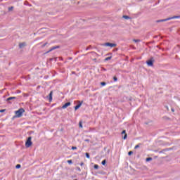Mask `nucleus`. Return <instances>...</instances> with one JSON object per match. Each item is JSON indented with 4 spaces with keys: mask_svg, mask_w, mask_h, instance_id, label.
<instances>
[{
    "mask_svg": "<svg viewBox=\"0 0 180 180\" xmlns=\"http://www.w3.org/2000/svg\"><path fill=\"white\" fill-rule=\"evenodd\" d=\"M32 137H29L27 140V141L25 142V147H27V148H29V147H30V146H32Z\"/></svg>",
    "mask_w": 180,
    "mask_h": 180,
    "instance_id": "nucleus-2",
    "label": "nucleus"
},
{
    "mask_svg": "<svg viewBox=\"0 0 180 180\" xmlns=\"http://www.w3.org/2000/svg\"><path fill=\"white\" fill-rule=\"evenodd\" d=\"M101 85H102V86H105V85H106V83L103 82L101 83Z\"/></svg>",
    "mask_w": 180,
    "mask_h": 180,
    "instance_id": "nucleus-20",
    "label": "nucleus"
},
{
    "mask_svg": "<svg viewBox=\"0 0 180 180\" xmlns=\"http://www.w3.org/2000/svg\"><path fill=\"white\" fill-rule=\"evenodd\" d=\"M12 99H16V97H9L7 98V101H12Z\"/></svg>",
    "mask_w": 180,
    "mask_h": 180,
    "instance_id": "nucleus-11",
    "label": "nucleus"
},
{
    "mask_svg": "<svg viewBox=\"0 0 180 180\" xmlns=\"http://www.w3.org/2000/svg\"><path fill=\"white\" fill-rule=\"evenodd\" d=\"M23 113H25V109L20 108L18 110L15 111V117H22Z\"/></svg>",
    "mask_w": 180,
    "mask_h": 180,
    "instance_id": "nucleus-1",
    "label": "nucleus"
},
{
    "mask_svg": "<svg viewBox=\"0 0 180 180\" xmlns=\"http://www.w3.org/2000/svg\"><path fill=\"white\" fill-rule=\"evenodd\" d=\"M56 48H53V49H51V50H54Z\"/></svg>",
    "mask_w": 180,
    "mask_h": 180,
    "instance_id": "nucleus-29",
    "label": "nucleus"
},
{
    "mask_svg": "<svg viewBox=\"0 0 180 180\" xmlns=\"http://www.w3.org/2000/svg\"><path fill=\"white\" fill-rule=\"evenodd\" d=\"M79 127L82 129V122H79Z\"/></svg>",
    "mask_w": 180,
    "mask_h": 180,
    "instance_id": "nucleus-14",
    "label": "nucleus"
},
{
    "mask_svg": "<svg viewBox=\"0 0 180 180\" xmlns=\"http://www.w3.org/2000/svg\"><path fill=\"white\" fill-rule=\"evenodd\" d=\"M115 81H117V79L116 78H114Z\"/></svg>",
    "mask_w": 180,
    "mask_h": 180,
    "instance_id": "nucleus-30",
    "label": "nucleus"
},
{
    "mask_svg": "<svg viewBox=\"0 0 180 180\" xmlns=\"http://www.w3.org/2000/svg\"><path fill=\"white\" fill-rule=\"evenodd\" d=\"M71 105V103L68 102L66 103H65L63 106H62V109H67V108H68V106H70Z\"/></svg>",
    "mask_w": 180,
    "mask_h": 180,
    "instance_id": "nucleus-4",
    "label": "nucleus"
},
{
    "mask_svg": "<svg viewBox=\"0 0 180 180\" xmlns=\"http://www.w3.org/2000/svg\"><path fill=\"white\" fill-rule=\"evenodd\" d=\"M167 110H169V108H167Z\"/></svg>",
    "mask_w": 180,
    "mask_h": 180,
    "instance_id": "nucleus-32",
    "label": "nucleus"
},
{
    "mask_svg": "<svg viewBox=\"0 0 180 180\" xmlns=\"http://www.w3.org/2000/svg\"><path fill=\"white\" fill-rule=\"evenodd\" d=\"M172 112H175V110L174 108H172Z\"/></svg>",
    "mask_w": 180,
    "mask_h": 180,
    "instance_id": "nucleus-27",
    "label": "nucleus"
},
{
    "mask_svg": "<svg viewBox=\"0 0 180 180\" xmlns=\"http://www.w3.org/2000/svg\"><path fill=\"white\" fill-rule=\"evenodd\" d=\"M85 141H89L88 139L85 140Z\"/></svg>",
    "mask_w": 180,
    "mask_h": 180,
    "instance_id": "nucleus-31",
    "label": "nucleus"
},
{
    "mask_svg": "<svg viewBox=\"0 0 180 180\" xmlns=\"http://www.w3.org/2000/svg\"><path fill=\"white\" fill-rule=\"evenodd\" d=\"M151 160H153V158H146L147 162H148V161H151Z\"/></svg>",
    "mask_w": 180,
    "mask_h": 180,
    "instance_id": "nucleus-16",
    "label": "nucleus"
},
{
    "mask_svg": "<svg viewBox=\"0 0 180 180\" xmlns=\"http://www.w3.org/2000/svg\"><path fill=\"white\" fill-rule=\"evenodd\" d=\"M133 41H134V43H139L140 41L139 39H134Z\"/></svg>",
    "mask_w": 180,
    "mask_h": 180,
    "instance_id": "nucleus-15",
    "label": "nucleus"
},
{
    "mask_svg": "<svg viewBox=\"0 0 180 180\" xmlns=\"http://www.w3.org/2000/svg\"><path fill=\"white\" fill-rule=\"evenodd\" d=\"M68 162L69 164H72V160H68Z\"/></svg>",
    "mask_w": 180,
    "mask_h": 180,
    "instance_id": "nucleus-24",
    "label": "nucleus"
},
{
    "mask_svg": "<svg viewBox=\"0 0 180 180\" xmlns=\"http://www.w3.org/2000/svg\"><path fill=\"white\" fill-rule=\"evenodd\" d=\"M139 147H140V146L136 145V146L134 147V148H135V149H137V148H139Z\"/></svg>",
    "mask_w": 180,
    "mask_h": 180,
    "instance_id": "nucleus-26",
    "label": "nucleus"
},
{
    "mask_svg": "<svg viewBox=\"0 0 180 180\" xmlns=\"http://www.w3.org/2000/svg\"><path fill=\"white\" fill-rule=\"evenodd\" d=\"M49 102H51L53 101V91H51L49 96Z\"/></svg>",
    "mask_w": 180,
    "mask_h": 180,
    "instance_id": "nucleus-7",
    "label": "nucleus"
},
{
    "mask_svg": "<svg viewBox=\"0 0 180 180\" xmlns=\"http://www.w3.org/2000/svg\"><path fill=\"white\" fill-rule=\"evenodd\" d=\"M98 168H99V166L98 165H94V169H98Z\"/></svg>",
    "mask_w": 180,
    "mask_h": 180,
    "instance_id": "nucleus-19",
    "label": "nucleus"
},
{
    "mask_svg": "<svg viewBox=\"0 0 180 180\" xmlns=\"http://www.w3.org/2000/svg\"><path fill=\"white\" fill-rule=\"evenodd\" d=\"M15 168H17V169L20 168V165H17L15 166Z\"/></svg>",
    "mask_w": 180,
    "mask_h": 180,
    "instance_id": "nucleus-22",
    "label": "nucleus"
},
{
    "mask_svg": "<svg viewBox=\"0 0 180 180\" xmlns=\"http://www.w3.org/2000/svg\"><path fill=\"white\" fill-rule=\"evenodd\" d=\"M123 18L124 19H129L130 18L129 16H127V15H124Z\"/></svg>",
    "mask_w": 180,
    "mask_h": 180,
    "instance_id": "nucleus-17",
    "label": "nucleus"
},
{
    "mask_svg": "<svg viewBox=\"0 0 180 180\" xmlns=\"http://www.w3.org/2000/svg\"><path fill=\"white\" fill-rule=\"evenodd\" d=\"M82 105V103L79 101V104L75 107V110H77V109H79Z\"/></svg>",
    "mask_w": 180,
    "mask_h": 180,
    "instance_id": "nucleus-6",
    "label": "nucleus"
},
{
    "mask_svg": "<svg viewBox=\"0 0 180 180\" xmlns=\"http://www.w3.org/2000/svg\"><path fill=\"white\" fill-rule=\"evenodd\" d=\"M86 158H89V153H86Z\"/></svg>",
    "mask_w": 180,
    "mask_h": 180,
    "instance_id": "nucleus-21",
    "label": "nucleus"
},
{
    "mask_svg": "<svg viewBox=\"0 0 180 180\" xmlns=\"http://www.w3.org/2000/svg\"><path fill=\"white\" fill-rule=\"evenodd\" d=\"M122 134H124V140H126V139H127V134H126V131H122Z\"/></svg>",
    "mask_w": 180,
    "mask_h": 180,
    "instance_id": "nucleus-8",
    "label": "nucleus"
},
{
    "mask_svg": "<svg viewBox=\"0 0 180 180\" xmlns=\"http://www.w3.org/2000/svg\"><path fill=\"white\" fill-rule=\"evenodd\" d=\"M146 63H147V65H148L149 67H153V60H148Z\"/></svg>",
    "mask_w": 180,
    "mask_h": 180,
    "instance_id": "nucleus-5",
    "label": "nucleus"
},
{
    "mask_svg": "<svg viewBox=\"0 0 180 180\" xmlns=\"http://www.w3.org/2000/svg\"><path fill=\"white\" fill-rule=\"evenodd\" d=\"M25 46H26V43H25V42L19 44V46L20 47V49H22V47H25Z\"/></svg>",
    "mask_w": 180,
    "mask_h": 180,
    "instance_id": "nucleus-10",
    "label": "nucleus"
},
{
    "mask_svg": "<svg viewBox=\"0 0 180 180\" xmlns=\"http://www.w3.org/2000/svg\"><path fill=\"white\" fill-rule=\"evenodd\" d=\"M112 59V57L110 56V57H108L105 59V61H109V60H111Z\"/></svg>",
    "mask_w": 180,
    "mask_h": 180,
    "instance_id": "nucleus-12",
    "label": "nucleus"
},
{
    "mask_svg": "<svg viewBox=\"0 0 180 180\" xmlns=\"http://www.w3.org/2000/svg\"><path fill=\"white\" fill-rule=\"evenodd\" d=\"M167 20H171V18H166V19L158 20V22H167Z\"/></svg>",
    "mask_w": 180,
    "mask_h": 180,
    "instance_id": "nucleus-9",
    "label": "nucleus"
},
{
    "mask_svg": "<svg viewBox=\"0 0 180 180\" xmlns=\"http://www.w3.org/2000/svg\"><path fill=\"white\" fill-rule=\"evenodd\" d=\"M0 112H5V110H1Z\"/></svg>",
    "mask_w": 180,
    "mask_h": 180,
    "instance_id": "nucleus-28",
    "label": "nucleus"
},
{
    "mask_svg": "<svg viewBox=\"0 0 180 180\" xmlns=\"http://www.w3.org/2000/svg\"><path fill=\"white\" fill-rule=\"evenodd\" d=\"M101 164L102 165H105L106 164V160H103Z\"/></svg>",
    "mask_w": 180,
    "mask_h": 180,
    "instance_id": "nucleus-18",
    "label": "nucleus"
},
{
    "mask_svg": "<svg viewBox=\"0 0 180 180\" xmlns=\"http://www.w3.org/2000/svg\"><path fill=\"white\" fill-rule=\"evenodd\" d=\"M104 46H107V47H116V44H112V43H105L104 44Z\"/></svg>",
    "mask_w": 180,
    "mask_h": 180,
    "instance_id": "nucleus-3",
    "label": "nucleus"
},
{
    "mask_svg": "<svg viewBox=\"0 0 180 180\" xmlns=\"http://www.w3.org/2000/svg\"><path fill=\"white\" fill-rule=\"evenodd\" d=\"M72 150H77V147L72 146Z\"/></svg>",
    "mask_w": 180,
    "mask_h": 180,
    "instance_id": "nucleus-25",
    "label": "nucleus"
},
{
    "mask_svg": "<svg viewBox=\"0 0 180 180\" xmlns=\"http://www.w3.org/2000/svg\"><path fill=\"white\" fill-rule=\"evenodd\" d=\"M131 154H133V151H129V152L128 153V155H131Z\"/></svg>",
    "mask_w": 180,
    "mask_h": 180,
    "instance_id": "nucleus-23",
    "label": "nucleus"
},
{
    "mask_svg": "<svg viewBox=\"0 0 180 180\" xmlns=\"http://www.w3.org/2000/svg\"><path fill=\"white\" fill-rule=\"evenodd\" d=\"M8 11L9 12H11V11H13V6L9 7Z\"/></svg>",
    "mask_w": 180,
    "mask_h": 180,
    "instance_id": "nucleus-13",
    "label": "nucleus"
}]
</instances>
